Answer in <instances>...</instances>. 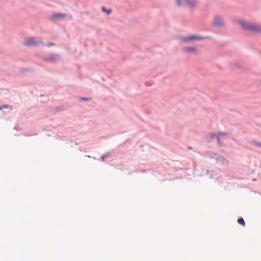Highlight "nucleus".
I'll return each instance as SVG.
<instances>
[{"mask_svg":"<svg viewBox=\"0 0 261 261\" xmlns=\"http://www.w3.org/2000/svg\"><path fill=\"white\" fill-rule=\"evenodd\" d=\"M237 22L245 31L255 33H261V25L258 24L247 22L242 19L237 20Z\"/></svg>","mask_w":261,"mask_h":261,"instance_id":"f257e3e1","label":"nucleus"},{"mask_svg":"<svg viewBox=\"0 0 261 261\" xmlns=\"http://www.w3.org/2000/svg\"><path fill=\"white\" fill-rule=\"evenodd\" d=\"M207 38L206 37H203L200 36H196V35H191L189 36H187L182 38V40L185 42L188 41H193V40H200L202 39H205Z\"/></svg>","mask_w":261,"mask_h":261,"instance_id":"f03ea898","label":"nucleus"},{"mask_svg":"<svg viewBox=\"0 0 261 261\" xmlns=\"http://www.w3.org/2000/svg\"><path fill=\"white\" fill-rule=\"evenodd\" d=\"M213 25L216 27H220L223 25V21L221 17L219 16H216L214 18L212 22Z\"/></svg>","mask_w":261,"mask_h":261,"instance_id":"7ed1b4c3","label":"nucleus"},{"mask_svg":"<svg viewBox=\"0 0 261 261\" xmlns=\"http://www.w3.org/2000/svg\"><path fill=\"white\" fill-rule=\"evenodd\" d=\"M41 43V41H36L33 38H29L24 42V45L28 46L37 45Z\"/></svg>","mask_w":261,"mask_h":261,"instance_id":"20e7f679","label":"nucleus"},{"mask_svg":"<svg viewBox=\"0 0 261 261\" xmlns=\"http://www.w3.org/2000/svg\"><path fill=\"white\" fill-rule=\"evenodd\" d=\"M226 134L224 133L219 132L217 134H210V136L211 138H216L217 139L218 144L219 145H222V143L220 141V138L222 136H226Z\"/></svg>","mask_w":261,"mask_h":261,"instance_id":"39448f33","label":"nucleus"},{"mask_svg":"<svg viewBox=\"0 0 261 261\" xmlns=\"http://www.w3.org/2000/svg\"><path fill=\"white\" fill-rule=\"evenodd\" d=\"M183 51L188 54H195L197 51V48L196 46H189L183 48Z\"/></svg>","mask_w":261,"mask_h":261,"instance_id":"423d86ee","label":"nucleus"},{"mask_svg":"<svg viewBox=\"0 0 261 261\" xmlns=\"http://www.w3.org/2000/svg\"><path fill=\"white\" fill-rule=\"evenodd\" d=\"M187 6L191 8H194L198 4V0H185Z\"/></svg>","mask_w":261,"mask_h":261,"instance_id":"0eeeda50","label":"nucleus"},{"mask_svg":"<svg viewBox=\"0 0 261 261\" xmlns=\"http://www.w3.org/2000/svg\"><path fill=\"white\" fill-rule=\"evenodd\" d=\"M65 16H66V15L65 14H63V13H58V14L53 15L51 16V18H55V19H57V18H63Z\"/></svg>","mask_w":261,"mask_h":261,"instance_id":"6e6552de","label":"nucleus"},{"mask_svg":"<svg viewBox=\"0 0 261 261\" xmlns=\"http://www.w3.org/2000/svg\"><path fill=\"white\" fill-rule=\"evenodd\" d=\"M238 223H239L240 224L242 225L243 226H245V222L244 221V220L242 218L239 219L238 220Z\"/></svg>","mask_w":261,"mask_h":261,"instance_id":"1a4fd4ad","label":"nucleus"},{"mask_svg":"<svg viewBox=\"0 0 261 261\" xmlns=\"http://www.w3.org/2000/svg\"><path fill=\"white\" fill-rule=\"evenodd\" d=\"M102 10L104 12H106L108 14H110L112 12L111 9L107 10L105 7H102Z\"/></svg>","mask_w":261,"mask_h":261,"instance_id":"9d476101","label":"nucleus"},{"mask_svg":"<svg viewBox=\"0 0 261 261\" xmlns=\"http://www.w3.org/2000/svg\"><path fill=\"white\" fill-rule=\"evenodd\" d=\"M12 106L10 105H5V106H2L0 107V110H2L3 108H11Z\"/></svg>","mask_w":261,"mask_h":261,"instance_id":"9b49d317","label":"nucleus"},{"mask_svg":"<svg viewBox=\"0 0 261 261\" xmlns=\"http://www.w3.org/2000/svg\"><path fill=\"white\" fill-rule=\"evenodd\" d=\"M177 5L180 6L181 5V0H176Z\"/></svg>","mask_w":261,"mask_h":261,"instance_id":"f8f14e48","label":"nucleus"},{"mask_svg":"<svg viewBox=\"0 0 261 261\" xmlns=\"http://www.w3.org/2000/svg\"><path fill=\"white\" fill-rule=\"evenodd\" d=\"M253 143L256 146L261 147V143L253 141Z\"/></svg>","mask_w":261,"mask_h":261,"instance_id":"ddd939ff","label":"nucleus"},{"mask_svg":"<svg viewBox=\"0 0 261 261\" xmlns=\"http://www.w3.org/2000/svg\"><path fill=\"white\" fill-rule=\"evenodd\" d=\"M57 58H58V56H55L54 57H51V58H50V59H49V60H56Z\"/></svg>","mask_w":261,"mask_h":261,"instance_id":"4468645a","label":"nucleus"},{"mask_svg":"<svg viewBox=\"0 0 261 261\" xmlns=\"http://www.w3.org/2000/svg\"><path fill=\"white\" fill-rule=\"evenodd\" d=\"M90 99L91 98H84V97L81 98V99L84 100H90Z\"/></svg>","mask_w":261,"mask_h":261,"instance_id":"2eb2a0df","label":"nucleus"}]
</instances>
